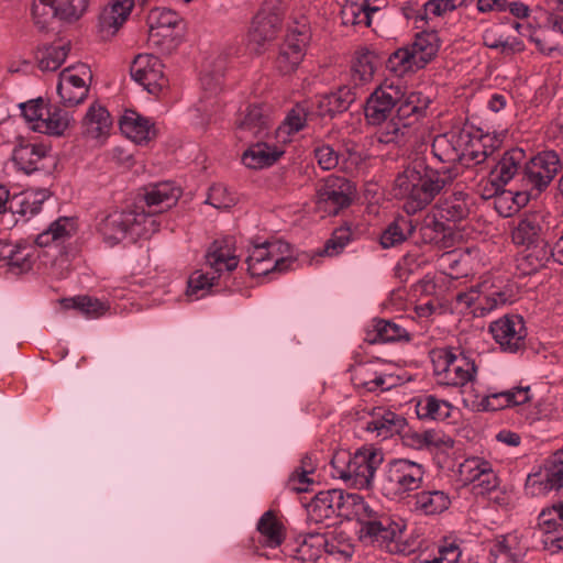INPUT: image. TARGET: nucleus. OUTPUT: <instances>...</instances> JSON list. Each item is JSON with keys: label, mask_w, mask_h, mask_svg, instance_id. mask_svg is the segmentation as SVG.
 I'll use <instances>...</instances> for the list:
<instances>
[{"label": "nucleus", "mask_w": 563, "mask_h": 563, "mask_svg": "<svg viewBox=\"0 0 563 563\" xmlns=\"http://www.w3.org/2000/svg\"><path fill=\"white\" fill-rule=\"evenodd\" d=\"M49 198L47 190H38L14 195L9 211L12 214L32 218L41 212L43 203Z\"/></svg>", "instance_id": "a19ab883"}, {"label": "nucleus", "mask_w": 563, "mask_h": 563, "mask_svg": "<svg viewBox=\"0 0 563 563\" xmlns=\"http://www.w3.org/2000/svg\"><path fill=\"white\" fill-rule=\"evenodd\" d=\"M131 77L148 93L157 96L168 86L162 60L153 54H139L131 65Z\"/></svg>", "instance_id": "f8f14e48"}, {"label": "nucleus", "mask_w": 563, "mask_h": 563, "mask_svg": "<svg viewBox=\"0 0 563 563\" xmlns=\"http://www.w3.org/2000/svg\"><path fill=\"white\" fill-rule=\"evenodd\" d=\"M489 332L505 352L516 353L525 347L527 328L519 314H507L492 322Z\"/></svg>", "instance_id": "4468645a"}, {"label": "nucleus", "mask_w": 563, "mask_h": 563, "mask_svg": "<svg viewBox=\"0 0 563 563\" xmlns=\"http://www.w3.org/2000/svg\"><path fill=\"white\" fill-rule=\"evenodd\" d=\"M284 246L288 247V244L269 241L253 245L246 257L249 273L252 276L261 277L273 273L288 272L295 260L280 256Z\"/></svg>", "instance_id": "0eeeda50"}, {"label": "nucleus", "mask_w": 563, "mask_h": 563, "mask_svg": "<svg viewBox=\"0 0 563 563\" xmlns=\"http://www.w3.org/2000/svg\"><path fill=\"white\" fill-rule=\"evenodd\" d=\"M354 192L355 187L350 180L330 176L318 190V199L329 213L336 214L351 205Z\"/></svg>", "instance_id": "f3484780"}, {"label": "nucleus", "mask_w": 563, "mask_h": 563, "mask_svg": "<svg viewBox=\"0 0 563 563\" xmlns=\"http://www.w3.org/2000/svg\"><path fill=\"white\" fill-rule=\"evenodd\" d=\"M430 358L433 377L439 386L463 387L476 377L474 360L457 347H435L430 351Z\"/></svg>", "instance_id": "20e7f679"}, {"label": "nucleus", "mask_w": 563, "mask_h": 563, "mask_svg": "<svg viewBox=\"0 0 563 563\" xmlns=\"http://www.w3.org/2000/svg\"><path fill=\"white\" fill-rule=\"evenodd\" d=\"M527 549L521 545L517 536L500 534L489 544V560L492 563H521Z\"/></svg>", "instance_id": "a878e982"}, {"label": "nucleus", "mask_w": 563, "mask_h": 563, "mask_svg": "<svg viewBox=\"0 0 563 563\" xmlns=\"http://www.w3.org/2000/svg\"><path fill=\"white\" fill-rule=\"evenodd\" d=\"M472 205L470 195L460 190L441 198L435 208L441 219L449 222H461L468 217Z\"/></svg>", "instance_id": "c756f323"}, {"label": "nucleus", "mask_w": 563, "mask_h": 563, "mask_svg": "<svg viewBox=\"0 0 563 563\" xmlns=\"http://www.w3.org/2000/svg\"><path fill=\"white\" fill-rule=\"evenodd\" d=\"M481 316H485L500 306L512 302V294L508 289H503L488 282H483Z\"/></svg>", "instance_id": "09e8293b"}, {"label": "nucleus", "mask_w": 563, "mask_h": 563, "mask_svg": "<svg viewBox=\"0 0 563 563\" xmlns=\"http://www.w3.org/2000/svg\"><path fill=\"white\" fill-rule=\"evenodd\" d=\"M310 41L306 26L290 29L279 46L275 68L282 75L295 71L302 62Z\"/></svg>", "instance_id": "9d476101"}, {"label": "nucleus", "mask_w": 563, "mask_h": 563, "mask_svg": "<svg viewBox=\"0 0 563 563\" xmlns=\"http://www.w3.org/2000/svg\"><path fill=\"white\" fill-rule=\"evenodd\" d=\"M339 155L341 169L349 174H353L366 159L365 153L354 142L344 143Z\"/></svg>", "instance_id": "bf43d9fd"}, {"label": "nucleus", "mask_w": 563, "mask_h": 563, "mask_svg": "<svg viewBox=\"0 0 563 563\" xmlns=\"http://www.w3.org/2000/svg\"><path fill=\"white\" fill-rule=\"evenodd\" d=\"M560 168V157L554 151L541 152L527 159L522 170V184L542 191L550 185Z\"/></svg>", "instance_id": "6e6552de"}, {"label": "nucleus", "mask_w": 563, "mask_h": 563, "mask_svg": "<svg viewBox=\"0 0 563 563\" xmlns=\"http://www.w3.org/2000/svg\"><path fill=\"white\" fill-rule=\"evenodd\" d=\"M406 424V419L400 415L378 407L372 410L371 420L367 421L365 430L385 440L402 432Z\"/></svg>", "instance_id": "393cba45"}, {"label": "nucleus", "mask_w": 563, "mask_h": 563, "mask_svg": "<svg viewBox=\"0 0 563 563\" xmlns=\"http://www.w3.org/2000/svg\"><path fill=\"white\" fill-rule=\"evenodd\" d=\"M490 170L492 183L498 187L507 185L516 176L522 178V170L527 164V154L520 147H511L503 153Z\"/></svg>", "instance_id": "a211bd4d"}, {"label": "nucleus", "mask_w": 563, "mask_h": 563, "mask_svg": "<svg viewBox=\"0 0 563 563\" xmlns=\"http://www.w3.org/2000/svg\"><path fill=\"white\" fill-rule=\"evenodd\" d=\"M155 213L154 210L146 212L143 208L139 207L133 209V216L136 218V221H133V239L147 238L158 230Z\"/></svg>", "instance_id": "13d9d810"}, {"label": "nucleus", "mask_w": 563, "mask_h": 563, "mask_svg": "<svg viewBox=\"0 0 563 563\" xmlns=\"http://www.w3.org/2000/svg\"><path fill=\"white\" fill-rule=\"evenodd\" d=\"M384 8V0H346L341 10L344 24L372 25V15Z\"/></svg>", "instance_id": "cd10ccee"}, {"label": "nucleus", "mask_w": 563, "mask_h": 563, "mask_svg": "<svg viewBox=\"0 0 563 563\" xmlns=\"http://www.w3.org/2000/svg\"><path fill=\"white\" fill-rule=\"evenodd\" d=\"M180 194V189L173 183L163 181L145 188L144 200L147 207L154 208V212L161 213L175 206Z\"/></svg>", "instance_id": "2f4dec72"}, {"label": "nucleus", "mask_w": 563, "mask_h": 563, "mask_svg": "<svg viewBox=\"0 0 563 563\" xmlns=\"http://www.w3.org/2000/svg\"><path fill=\"white\" fill-rule=\"evenodd\" d=\"M353 519L360 523V540L364 544L389 553L399 551L398 541L406 528L400 518L385 512L379 507H373L363 498L354 511Z\"/></svg>", "instance_id": "7ed1b4c3"}, {"label": "nucleus", "mask_w": 563, "mask_h": 563, "mask_svg": "<svg viewBox=\"0 0 563 563\" xmlns=\"http://www.w3.org/2000/svg\"><path fill=\"white\" fill-rule=\"evenodd\" d=\"M355 100V93L349 87L321 96L317 101V114L333 118L346 111Z\"/></svg>", "instance_id": "4c0bfd02"}, {"label": "nucleus", "mask_w": 563, "mask_h": 563, "mask_svg": "<svg viewBox=\"0 0 563 563\" xmlns=\"http://www.w3.org/2000/svg\"><path fill=\"white\" fill-rule=\"evenodd\" d=\"M462 552L455 543H449L438 548L435 554L429 555L419 563H459Z\"/></svg>", "instance_id": "774afa93"}, {"label": "nucleus", "mask_w": 563, "mask_h": 563, "mask_svg": "<svg viewBox=\"0 0 563 563\" xmlns=\"http://www.w3.org/2000/svg\"><path fill=\"white\" fill-rule=\"evenodd\" d=\"M467 130L451 131L437 135L431 144V153L440 162L450 166L432 167L427 157L416 155L394 180L396 198L404 200L407 214H415L429 206L434 198L450 186L456 177L455 163H461L462 145L467 142Z\"/></svg>", "instance_id": "f257e3e1"}, {"label": "nucleus", "mask_w": 563, "mask_h": 563, "mask_svg": "<svg viewBox=\"0 0 563 563\" xmlns=\"http://www.w3.org/2000/svg\"><path fill=\"white\" fill-rule=\"evenodd\" d=\"M311 115L312 104L309 101L298 102L287 113L280 129H285L288 134L297 133L306 126Z\"/></svg>", "instance_id": "864d4df0"}, {"label": "nucleus", "mask_w": 563, "mask_h": 563, "mask_svg": "<svg viewBox=\"0 0 563 563\" xmlns=\"http://www.w3.org/2000/svg\"><path fill=\"white\" fill-rule=\"evenodd\" d=\"M269 119L258 104H252L247 108L244 119L239 124L243 131L251 132L256 137H262L268 130Z\"/></svg>", "instance_id": "5fc2aeb1"}, {"label": "nucleus", "mask_w": 563, "mask_h": 563, "mask_svg": "<svg viewBox=\"0 0 563 563\" xmlns=\"http://www.w3.org/2000/svg\"><path fill=\"white\" fill-rule=\"evenodd\" d=\"M412 510L422 516H437L451 506L448 492L437 488H424L413 495Z\"/></svg>", "instance_id": "bb28decb"}, {"label": "nucleus", "mask_w": 563, "mask_h": 563, "mask_svg": "<svg viewBox=\"0 0 563 563\" xmlns=\"http://www.w3.org/2000/svg\"><path fill=\"white\" fill-rule=\"evenodd\" d=\"M88 0H36L32 7L35 24L44 30L54 18L77 20L86 11Z\"/></svg>", "instance_id": "9b49d317"}, {"label": "nucleus", "mask_w": 563, "mask_h": 563, "mask_svg": "<svg viewBox=\"0 0 563 563\" xmlns=\"http://www.w3.org/2000/svg\"><path fill=\"white\" fill-rule=\"evenodd\" d=\"M526 252L523 260L531 266V271L543 267L550 258L554 260V246L550 247L544 239L541 243L531 245L530 249L526 247Z\"/></svg>", "instance_id": "052dcab7"}, {"label": "nucleus", "mask_w": 563, "mask_h": 563, "mask_svg": "<svg viewBox=\"0 0 563 563\" xmlns=\"http://www.w3.org/2000/svg\"><path fill=\"white\" fill-rule=\"evenodd\" d=\"M284 154L277 146L267 143L251 145L243 154L242 162L247 168L262 169L272 166Z\"/></svg>", "instance_id": "58836bf2"}, {"label": "nucleus", "mask_w": 563, "mask_h": 563, "mask_svg": "<svg viewBox=\"0 0 563 563\" xmlns=\"http://www.w3.org/2000/svg\"><path fill=\"white\" fill-rule=\"evenodd\" d=\"M466 139L467 142H465V145L461 146V164L470 167L485 163V156H483L481 147H477V143H479L478 135H473L470 131H467Z\"/></svg>", "instance_id": "0e129e2a"}, {"label": "nucleus", "mask_w": 563, "mask_h": 563, "mask_svg": "<svg viewBox=\"0 0 563 563\" xmlns=\"http://www.w3.org/2000/svg\"><path fill=\"white\" fill-rule=\"evenodd\" d=\"M530 387L518 386L507 390L496 391L493 388L478 398L474 406L478 411H496L511 406H518L530 401Z\"/></svg>", "instance_id": "6ab92c4d"}, {"label": "nucleus", "mask_w": 563, "mask_h": 563, "mask_svg": "<svg viewBox=\"0 0 563 563\" xmlns=\"http://www.w3.org/2000/svg\"><path fill=\"white\" fill-rule=\"evenodd\" d=\"M377 67V55L368 49L362 51L352 65V76L355 84L369 81Z\"/></svg>", "instance_id": "603ef678"}, {"label": "nucleus", "mask_w": 563, "mask_h": 563, "mask_svg": "<svg viewBox=\"0 0 563 563\" xmlns=\"http://www.w3.org/2000/svg\"><path fill=\"white\" fill-rule=\"evenodd\" d=\"M409 332L395 320L374 319L366 329L364 341L369 344L409 341Z\"/></svg>", "instance_id": "c85d7f7f"}, {"label": "nucleus", "mask_w": 563, "mask_h": 563, "mask_svg": "<svg viewBox=\"0 0 563 563\" xmlns=\"http://www.w3.org/2000/svg\"><path fill=\"white\" fill-rule=\"evenodd\" d=\"M181 21L180 15L166 8H156L148 15V45L156 47L163 53H168L173 48L172 30Z\"/></svg>", "instance_id": "2eb2a0df"}, {"label": "nucleus", "mask_w": 563, "mask_h": 563, "mask_svg": "<svg viewBox=\"0 0 563 563\" xmlns=\"http://www.w3.org/2000/svg\"><path fill=\"white\" fill-rule=\"evenodd\" d=\"M257 530L264 538L265 545L269 548L279 547L285 539L283 525L271 510L262 515L257 522Z\"/></svg>", "instance_id": "de8ad7c7"}, {"label": "nucleus", "mask_w": 563, "mask_h": 563, "mask_svg": "<svg viewBox=\"0 0 563 563\" xmlns=\"http://www.w3.org/2000/svg\"><path fill=\"white\" fill-rule=\"evenodd\" d=\"M135 4V0H112L99 15V32L103 38L113 36L125 23Z\"/></svg>", "instance_id": "5701e85b"}, {"label": "nucleus", "mask_w": 563, "mask_h": 563, "mask_svg": "<svg viewBox=\"0 0 563 563\" xmlns=\"http://www.w3.org/2000/svg\"><path fill=\"white\" fill-rule=\"evenodd\" d=\"M445 224L431 213L423 218L419 227V235L426 244H439L445 236Z\"/></svg>", "instance_id": "4d7b16f0"}, {"label": "nucleus", "mask_w": 563, "mask_h": 563, "mask_svg": "<svg viewBox=\"0 0 563 563\" xmlns=\"http://www.w3.org/2000/svg\"><path fill=\"white\" fill-rule=\"evenodd\" d=\"M386 69L397 77L422 69L408 46L393 52L386 60Z\"/></svg>", "instance_id": "a18cd8bd"}, {"label": "nucleus", "mask_w": 563, "mask_h": 563, "mask_svg": "<svg viewBox=\"0 0 563 563\" xmlns=\"http://www.w3.org/2000/svg\"><path fill=\"white\" fill-rule=\"evenodd\" d=\"M384 455L382 451L374 448L363 446L352 454L350 460V481L352 485L358 488L371 487L375 472L383 463Z\"/></svg>", "instance_id": "dca6fc26"}, {"label": "nucleus", "mask_w": 563, "mask_h": 563, "mask_svg": "<svg viewBox=\"0 0 563 563\" xmlns=\"http://www.w3.org/2000/svg\"><path fill=\"white\" fill-rule=\"evenodd\" d=\"M0 258L7 263L12 273L23 274L32 269L37 258V254L36 249L33 245L1 242Z\"/></svg>", "instance_id": "4be33fe9"}, {"label": "nucleus", "mask_w": 563, "mask_h": 563, "mask_svg": "<svg viewBox=\"0 0 563 563\" xmlns=\"http://www.w3.org/2000/svg\"><path fill=\"white\" fill-rule=\"evenodd\" d=\"M73 117L69 111L57 104H47L44 119L40 123L32 126V130L51 136H62L70 126Z\"/></svg>", "instance_id": "f704fd0d"}, {"label": "nucleus", "mask_w": 563, "mask_h": 563, "mask_svg": "<svg viewBox=\"0 0 563 563\" xmlns=\"http://www.w3.org/2000/svg\"><path fill=\"white\" fill-rule=\"evenodd\" d=\"M69 44H58L45 46L37 52V63L41 70L55 71L65 62L68 52Z\"/></svg>", "instance_id": "3c124183"}, {"label": "nucleus", "mask_w": 563, "mask_h": 563, "mask_svg": "<svg viewBox=\"0 0 563 563\" xmlns=\"http://www.w3.org/2000/svg\"><path fill=\"white\" fill-rule=\"evenodd\" d=\"M280 18L273 12L260 11L252 21L249 46L256 54L262 53L266 42L274 40L280 27Z\"/></svg>", "instance_id": "aec40b11"}, {"label": "nucleus", "mask_w": 563, "mask_h": 563, "mask_svg": "<svg viewBox=\"0 0 563 563\" xmlns=\"http://www.w3.org/2000/svg\"><path fill=\"white\" fill-rule=\"evenodd\" d=\"M362 499L361 495L342 489L322 490L316 494L308 505V512L316 522H321L333 516L352 520Z\"/></svg>", "instance_id": "423d86ee"}, {"label": "nucleus", "mask_w": 563, "mask_h": 563, "mask_svg": "<svg viewBox=\"0 0 563 563\" xmlns=\"http://www.w3.org/2000/svg\"><path fill=\"white\" fill-rule=\"evenodd\" d=\"M87 79H91V71L85 64L66 68L59 74L57 93L65 107H75L85 101L89 91Z\"/></svg>", "instance_id": "ddd939ff"}, {"label": "nucleus", "mask_w": 563, "mask_h": 563, "mask_svg": "<svg viewBox=\"0 0 563 563\" xmlns=\"http://www.w3.org/2000/svg\"><path fill=\"white\" fill-rule=\"evenodd\" d=\"M313 154L318 165L323 170H331L340 166L341 156L339 152L329 144L321 143L317 145L313 150Z\"/></svg>", "instance_id": "338daca9"}, {"label": "nucleus", "mask_w": 563, "mask_h": 563, "mask_svg": "<svg viewBox=\"0 0 563 563\" xmlns=\"http://www.w3.org/2000/svg\"><path fill=\"white\" fill-rule=\"evenodd\" d=\"M216 278L214 274L209 276L208 273L196 272L188 280L187 296L194 300L203 298L214 285Z\"/></svg>", "instance_id": "680f3d73"}, {"label": "nucleus", "mask_w": 563, "mask_h": 563, "mask_svg": "<svg viewBox=\"0 0 563 563\" xmlns=\"http://www.w3.org/2000/svg\"><path fill=\"white\" fill-rule=\"evenodd\" d=\"M426 475L423 464L409 459L390 460L380 478L382 494L390 499L404 498L421 487Z\"/></svg>", "instance_id": "39448f33"}, {"label": "nucleus", "mask_w": 563, "mask_h": 563, "mask_svg": "<svg viewBox=\"0 0 563 563\" xmlns=\"http://www.w3.org/2000/svg\"><path fill=\"white\" fill-rule=\"evenodd\" d=\"M76 232V222L70 217H59L46 230L37 234L35 244L46 247L52 243H64Z\"/></svg>", "instance_id": "ea45409f"}, {"label": "nucleus", "mask_w": 563, "mask_h": 563, "mask_svg": "<svg viewBox=\"0 0 563 563\" xmlns=\"http://www.w3.org/2000/svg\"><path fill=\"white\" fill-rule=\"evenodd\" d=\"M135 4V0H112L99 15V32L103 38L113 36L125 23Z\"/></svg>", "instance_id": "b1692460"}, {"label": "nucleus", "mask_w": 563, "mask_h": 563, "mask_svg": "<svg viewBox=\"0 0 563 563\" xmlns=\"http://www.w3.org/2000/svg\"><path fill=\"white\" fill-rule=\"evenodd\" d=\"M47 104L48 103L45 102V100L41 97L19 104L21 114L29 123L31 129L33 125L38 124L40 120L44 119Z\"/></svg>", "instance_id": "69168bd1"}, {"label": "nucleus", "mask_w": 563, "mask_h": 563, "mask_svg": "<svg viewBox=\"0 0 563 563\" xmlns=\"http://www.w3.org/2000/svg\"><path fill=\"white\" fill-rule=\"evenodd\" d=\"M119 124L122 133L135 143H146L156 135L154 124L133 110H125Z\"/></svg>", "instance_id": "c9c22d12"}, {"label": "nucleus", "mask_w": 563, "mask_h": 563, "mask_svg": "<svg viewBox=\"0 0 563 563\" xmlns=\"http://www.w3.org/2000/svg\"><path fill=\"white\" fill-rule=\"evenodd\" d=\"M60 305L64 309H75L87 318H98L108 309L106 303L89 296L63 298Z\"/></svg>", "instance_id": "8fccbe9b"}, {"label": "nucleus", "mask_w": 563, "mask_h": 563, "mask_svg": "<svg viewBox=\"0 0 563 563\" xmlns=\"http://www.w3.org/2000/svg\"><path fill=\"white\" fill-rule=\"evenodd\" d=\"M427 101L421 93L405 96L395 85L377 87L367 98L364 112L368 124L379 126L375 133L378 143L402 144L410 129L426 113Z\"/></svg>", "instance_id": "f03ea898"}, {"label": "nucleus", "mask_w": 563, "mask_h": 563, "mask_svg": "<svg viewBox=\"0 0 563 563\" xmlns=\"http://www.w3.org/2000/svg\"><path fill=\"white\" fill-rule=\"evenodd\" d=\"M12 161L19 170L27 175L34 172L51 173L56 167L52 147L43 143H20L13 150Z\"/></svg>", "instance_id": "1a4fd4ad"}, {"label": "nucleus", "mask_w": 563, "mask_h": 563, "mask_svg": "<svg viewBox=\"0 0 563 563\" xmlns=\"http://www.w3.org/2000/svg\"><path fill=\"white\" fill-rule=\"evenodd\" d=\"M452 405L433 395L422 397L416 406L417 415L420 419L445 420L451 415Z\"/></svg>", "instance_id": "49530a36"}, {"label": "nucleus", "mask_w": 563, "mask_h": 563, "mask_svg": "<svg viewBox=\"0 0 563 563\" xmlns=\"http://www.w3.org/2000/svg\"><path fill=\"white\" fill-rule=\"evenodd\" d=\"M542 220L540 216L526 214L520 217L511 231V239L516 245L526 246L537 245L543 240Z\"/></svg>", "instance_id": "72a5a7b5"}, {"label": "nucleus", "mask_w": 563, "mask_h": 563, "mask_svg": "<svg viewBox=\"0 0 563 563\" xmlns=\"http://www.w3.org/2000/svg\"><path fill=\"white\" fill-rule=\"evenodd\" d=\"M133 221H136L131 210H117L109 213L99 224V231L104 240L114 245L128 235L133 239Z\"/></svg>", "instance_id": "412c9836"}, {"label": "nucleus", "mask_w": 563, "mask_h": 563, "mask_svg": "<svg viewBox=\"0 0 563 563\" xmlns=\"http://www.w3.org/2000/svg\"><path fill=\"white\" fill-rule=\"evenodd\" d=\"M419 65L426 67L438 54L440 37L435 31H422L415 37L413 43L408 46Z\"/></svg>", "instance_id": "79ce46f5"}, {"label": "nucleus", "mask_w": 563, "mask_h": 563, "mask_svg": "<svg viewBox=\"0 0 563 563\" xmlns=\"http://www.w3.org/2000/svg\"><path fill=\"white\" fill-rule=\"evenodd\" d=\"M536 477L538 479L533 484L538 483L544 492L563 490V448L545 460L543 468Z\"/></svg>", "instance_id": "473e14b6"}, {"label": "nucleus", "mask_w": 563, "mask_h": 563, "mask_svg": "<svg viewBox=\"0 0 563 563\" xmlns=\"http://www.w3.org/2000/svg\"><path fill=\"white\" fill-rule=\"evenodd\" d=\"M563 527V501L543 508L537 518V530L544 537L547 533Z\"/></svg>", "instance_id": "6e6d98bb"}, {"label": "nucleus", "mask_w": 563, "mask_h": 563, "mask_svg": "<svg viewBox=\"0 0 563 563\" xmlns=\"http://www.w3.org/2000/svg\"><path fill=\"white\" fill-rule=\"evenodd\" d=\"M416 225L408 217H397L390 222L380 235V245L384 249L394 247L405 242L415 231Z\"/></svg>", "instance_id": "37998d69"}, {"label": "nucleus", "mask_w": 563, "mask_h": 563, "mask_svg": "<svg viewBox=\"0 0 563 563\" xmlns=\"http://www.w3.org/2000/svg\"><path fill=\"white\" fill-rule=\"evenodd\" d=\"M468 473L467 479L476 483V487L481 488V494H486L498 486V477L493 471L488 461L474 457L466 460L462 465V473Z\"/></svg>", "instance_id": "7c9ffc66"}, {"label": "nucleus", "mask_w": 563, "mask_h": 563, "mask_svg": "<svg viewBox=\"0 0 563 563\" xmlns=\"http://www.w3.org/2000/svg\"><path fill=\"white\" fill-rule=\"evenodd\" d=\"M112 120L108 110L99 104L89 107L84 119L85 133L92 137H101L110 131Z\"/></svg>", "instance_id": "c03bdc74"}, {"label": "nucleus", "mask_w": 563, "mask_h": 563, "mask_svg": "<svg viewBox=\"0 0 563 563\" xmlns=\"http://www.w3.org/2000/svg\"><path fill=\"white\" fill-rule=\"evenodd\" d=\"M207 263L220 277L222 272H232L239 264L238 256L234 255L229 240H216L209 247L206 255Z\"/></svg>", "instance_id": "e433bc0d"}, {"label": "nucleus", "mask_w": 563, "mask_h": 563, "mask_svg": "<svg viewBox=\"0 0 563 563\" xmlns=\"http://www.w3.org/2000/svg\"><path fill=\"white\" fill-rule=\"evenodd\" d=\"M351 240V227L347 224L339 227L332 232L331 238L325 242L323 253L329 256L338 255Z\"/></svg>", "instance_id": "e2e57ef3"}]
</instances>
